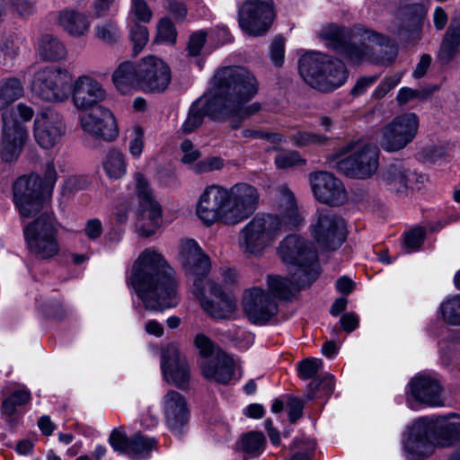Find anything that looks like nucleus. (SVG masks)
I'll list each match as a JSON object with an SVG mask.
<instances>
[{"instance_id": "nucleus-1", "label": "nucleus", "mask_w": 460, "mask_h": 460, "mask_svg": "<svg viewBox=\"0 0 460 460\" xmlns=\"http://www.w3.org/2000/svg\"><path fill=\"white\" fill-rule=\"evenodd\" d=\"M259 83L245 66H227L218 68L212 77L209 93L190 105L181 126L184 134L199 128L207 115L214 120L233 119L232 128L261 110L260 102H249L257 94Z\"/></svg>"}, {"instance_id": "nucleus-62", "label": "nucleus", "mask_w": 460, "mask_h": 460, "mask_svg": "<svg viewBox=\"0 0 460 460\" xmlns=\"http://www.w3.org/2000/svg\"><path fill=\"white\" fill-rule=\"evenodd\" d=\"M132 10L139 21L147 22L152 17V12L145 0H132Z\"/></svg>"}, {"instance_id": "nucleus-9", "label": "nucleus", "mask_w": 460, "mask_h": 460, "mask_svg": "<svg viewBox=\"0 0 460 460\" xmlns=\"http://www.w3.org/2000/svg\"><path fill=\"white\" fill-rule=\"evenodd\" d=\"M72 74L59 66H48L36 71L31 84L32 94L44 102H63L68 99Z\"/></svg>"}, {"instance_id": "nucleus-22", "label": "nucleus", "mask_w": 460, "mask_h": 460, "mask_svg": "<svg viewBox=\"0 0 460 460\" xmlns=\"http://www.w3.org/2000/svg\"><path fill=\"white\" fill-rule=\"evenodd\" d=\"M139 73L140 90L145 93H163L172 80L169 66L155 56L146 57L139 61Z\"/></svg>"}, {"instance_id": "nucleus-21", "label": "nucleus", "mask_w": 460, "mask_h": 460, "mask_svg": "<svg viewBox=\"0 0 460 460\" xmlns=\"http://www.w3.org/2000/svg\"><path fill=\"white\" fill-rule=\"evenodd\" d=\"M309 181L314 197L323 204L336 207L343 205L348 199L343 183L331 172H311Z\"/></svg>"}, {"instance_id": "nucleus-30", "label": "nucleus", "mask_w": 460, "mask_h": 460, "mask_svg": "<svg viewBox=\"0 0 460 460\" xmlns=\"http://www.w3.org/2000/svg\"><path fill=\"white\" fill-rule=\"evenodd\" d=\"M276 196L277 213L274 215L286 231L296 229L304 222V217L299 212L294 193L286 184H282L277 188Z\"/></svg>"}, {"instance_id": "nucleus-2", "label": "nucleus", "mask_w": 460, "mask_h": 460, "mask_svg": "<svg viewBox=\"0 0 460 460\" xmlns=\"http://www.w3.org/2000/svg\"><path fill=\"white\" fill-rule=\"evenodd\" d=\"M128 282L146 310L163 311L178 302L174 270L155 250L146 249L139 254Z\"/></svg>"}, {"instance_id": "nucleus-53", "label": "nucleus", "mask_w": 460, "mask_h": 460, "mask_svg": "<svg viewBox=\"0 0 460 460\" xmlns=\"http://www.w3.org/2000/svg\"><path fill=\"white\" fill-rule=\"evenodd\" d=\"M284 46L285 40L280 36L276 37L270 44V59L272 63L278 67H280L284 63Z\"/></svg>"}, {"instance_id": "nucleus-54", "label": "nucleus", "mask_w": 460, "mask_h": 460, "mask_svg": "<svg viewBox=\"0 0 460 460\" xmlns=\"http://www.w3.org/2000/svg\"><path fill=\"white\" fill-rule=\"evenodd\" d=\"M243 137L247 138H261L266 139L270 143L279 144L283 141V136L279 133L266 132L262 130H254L246 128L242 131Z\"/></svg>"}, {"instance_id": "nucleus-42", "label": "nucleus", "mask_w": 460, "mask_h": 460, "mask_svg": "<svg viewBox=\"0 0 460 460\" xmlns=\"http://www.w3.org/2000/svg\"><path fill=\"white\" fill-rule=\"evenodd\" d=\"M30 400V394L27 391H17L6 398L2 404L4 412L9 417L8 421L14 424L12 415L15 412L16 406L22 405Z\"/></svg>"}, {"instance_id": "nucleus-46", "label": "nucleus", "mask_w": 460, "mask_h": 460, "mask_svg": "<svg viewBox=\"0 0 460 460\" xmlns=\"http://www.w3.org/2000/svg\"><path fill=\"white\" fill-rule=\"evenodd\" d=\"M130 40L133 43V51L137 55L148 41L147 28L137 23L134 24L130 29Z\"/></svg>"}, {"instance_id": "nucleus-15", "label": "nucleus", "mask_w": 460, "mask_h": 460, "mask_svg": "<svg viewBox=\"0 0 460 460\" xmlns=\"http://www.w3.org/2000/svg\"><path fill=\"white\" fill-rule=\"evenodd\" d=\"M270 4L271 0H247L242 5L238 22L246 34L258 37L268 31L274 19Z\"/></svg>"}, {"instance_id": "nucleus-16", "label": "nucleus", "mask_w": 460, "mask_h": 460, "mask_svg": "<svg viewBox=\"0 0 460 460\" xmlns=\"http://www.w3.org/2000/svg\"><path fill=\"white\" fill-rule=\"evenodd\" d=\"M10 111L2 118L0 157L2 162L12 164L18 160L28 139L27 121L15 120Z\"/></svg>"}, {"instance_id": "nucleus-32", "label": "nucleus", "mask_w": 460, "mask_h": 460, "mask_svg": "<svg viewBox=\"0 0 460 460\" xmlns=\"http://www.w3.org/2000/svg\"><path fill=\"white\" fill-rule=\"evenodd\" d=\"M164 411L166 423L173 431H180L189 418L186 399L174 390H170L164 396Z\"/></svg>"}, {"instance_id": "nucleus-3", "label": "nucleus", "mask_w": 460, "mask_h": 460, "mask_svg": "<svg viewBox=\"0 0 460 460\" xmlns=\"http://www.w3.org/2000/svg\"><path fill=\"white\" fill-rule=\"evenodd\" d=\"M279 252L283 261L292 264L296 269L291 272V280L278 275H269L267 292L275 300L289 301L317 279L319 271L314 265L317 261V251L309 241L289 234L280 243Z\"/></svg>"}, {"instance_id": "nucleus-17", "label": "nucleus", "mask_w": 460, "mask_h": 460, "mask_svg": "<svg viewBox=\"0 0 460 460\" xmlns=\"http://www.w3.org/2000/svg\"><path fill=\"white\" fill-rule=\"evenodd\" d=\"M136 192L139 200L140 216L138 232L145 237H150L158 227L162 217V208L155 199L152 190L143 174H135Z\"/></svg>"}, {"instance_id": "nucleus-48", "label": "nucleus", "mask_w": 460, "mask_h": 460, "mask_svg": "<svg viewBox=\"0 0 460 460\" xmlns=\"http://www.w3.org/2000/svg\"><path fill=\"white\" fill-rule=\"evenodd\" d=\"M95 31L97 38L108 44L115 43L119 38V31L113 22L98 25Z\"/></svg>"}, {"instance_id": "nucleus-47", "label": "nucleus", "mask_w": 460, "mask_h": 460, "mask_svg": "<svg viewBox=\"0 0 460 460\" xmlns=\"http://www.w3.org/2000/svg\"><path fill=\"white\" fill-rule=\"evenodd\" d=\"M275 164L279 169H288L296 165L305 164V161L300 156L297 151H288L278 155L275 158Z\"/></svg>"}, {"instance_id": "nucleus-36", "label": "nucleus", "mask_w": 460, "mask_h": 460, "mask_svg": "<svg viewBox=\"0 0 460 460\" xmlns=\"http://www.w3.org/2000/svg\"><path fill=\"white\" fill-rule=\"evenodd\" d=\"M460 51V17L451 20L444 35L439 58L443 63L450 62Z\"/></svg>"}, {"instance_id": "nucleus-10", "label": "nucleus", "mask_w": 460, "mask_h": 460, "mask_svg": "<svg viewBox=\"0 0 460 460\" xmlns=\"http://www.w3.org/2000/svg\"><path fill=\"white\" fill-rule=\"evenodd\" d=\"M23 234L28 250L36 258L47 260L58 253V227L51 215L39 216L24 226Z\"/></svg>"}, {"instance_id": "nucleus-27", "label": "nucleus", "mask_w": 460, "mask_h": 460, "mask_svg": "<svg viewBox=\"0 0 460 460\" xmlns=\"http://www.w3.org/2000/svg\"><path fill=\"white\" fill-rule=\"evenodd\" d=\"M72 98L78 110L86 111L101 106L107 93L102 85L89 75H81L72 82Z\"/></svg>"}, {"instance_id": "nucleus-31", "label": "nucleus", "mask_w": 460, "mask_h": 460, "mask_svg": "<svg viewBox=\"0 0 460 460\" xmlns=\"http://www.w3.org/2000/svg\"><path fill=\"white\" fill-rule=\"evenodd\" d=\"M412 398L419 403L436 407L444 405L442 386L437 379L428 376H417L409 383Z\"/></svg>"}, {"instance_id": "nucleus-64", "label": "nucleus", "mask_w": 460, "mask_h": 460, "mask_svg": "<svg viewBox=\"0 0 460 460\" xmlns=\"http://www.w3.org/2000/svg\"><path fill=\"white\" fill-rule=\"evenodd\" d=\"M378 79V75L360 77L350 91L351 95L358 96Z\"/></svg>"}, {"instance_id": "nucleus-24", "label": "nucleus", "mask_w": 460, "mask_h": 460, "mask_svg": "<svg viewBox=\"0 0 460 460\" xmlns=\"http://www.w3.org/2000/svg\"><path fill=\"white\" fill-rule=\"evenodd\" d=\"M24 95V88L21 80L17 77H9L0 81V110L1 119L5 111H10L15 120L30 121L34 116L31 107L19 103L12 104Z\"/></svg>"}, {"instance_id": "nucleus-39", "label": "nucleus", "mask_w": 460, "mask_h": 460, "mask_svg": "<svg viewBox=\"0 0 460 460\" xmlns=\"http://www.w3.org/2000/svg\"><path fill=\"white\" fill-rule=\"evenodd\" d=\"M103 168L111 179H120L126 173L124 155L118 149H111L103 161Z\"/></svg>"}, {"instance_id": "nucleus-7", "label": "nucleus", "mask_w": 460, "mask_h": 460, "mask_svg": "<svg viewBox=\"0 0 460 460\" xmlns=\"http://www.w3.org/2000/svg\"><path fill=\"white\" fill-rule=\"evenodd\" d=\"M286 232L277 216L271 213L259 214L241 230L239 247L244 253L261 255Z\"/></svg>"}, {"instance_id": "nucleus-23", "label": "nucleus", "mask_w": 460, "mask_h": 460, "mask_svg": "<svg viewBox=\"0 0 460 460\" xmlns=\"http://www.w3.org/2000/svg\"><path fill=\"white\" fill-rule=\"evenodd\" d=\"M161 368L164 379L175 386L183 389L190 380V367L179 345L172 342L162 350Z\"/></svg>"}, {"instance_id": "nucleus-61", "label": "nucleus", "mask_w": 460, "mask_h": 460, "mask_svg": "<svg viewBox=\"0 0 460 460\" xmlns=\"http://www.w3.org/2000/svg\"><path fill=\"white\" fill-rule=\"evenodd\" d=\"M57 180V172L53 162H48L44 171V180L42 181L43 190L49 194Z\"/></svg>"}, {"instance_id": "nucleus-49", "label": "nucleus", "mask_w": 460, "mask_h": 460, "mask_svg": "<svg viewBox=\"0 0 460 460\" xmlns=\"http://www.w3.org/2000/svg\"><path fill=\"white\" fill-rule=\"evenodd\" d=\"M11 8L20 18L27 19L36 13V0H9Z\"/></svg>"}, {"instance_id": "nucleus-43", "label": "nucleus", "mask_w": 460, "mask_h": 460, "mask_svg": "<svg viewBox=\"0 0 460 460\" xmlns=\"http://www.w3.org/2000/svg\"><path fill=\"white\" fill-rule=\"evenodd\" d=\"M290 139L296 146L299 147L309 145L323 146L329 140L325 136L307 131L296 132L290 137Z\"/></svg>"}, {"instance_id": "nucleus-60", "label": "nucleus", "mask_w": 460, "mask_h": 460, "mask_svg": "<svg viewBox=\"0 0 460 460\" xmlns=\"http://www.w3.org/2000/svg\"><path fill=\"white\" fill-rule=\"evenodd\" d=\"M304 402L296 397H290L288 401V419L291 423L296 422L303 414Z\"/></svg>"}, {"instance_id": "nucleus-45", "label": "nucleus", "mask_w": 460, "mask_h": 460, "mask_svg": "<svg viewBox=\"0 0 460 460\" xmlns=\"http://www.w3.org/2000/svg\"><path fill=\"white\" fill-rule=\"evenodd\" d=\"M156 445V441L153 438H146L140 434H137L131 438V456L147 455Z\"/></svg>"}, {"instance_id": "nucleus-12", "label": "nucleus", "mask_w": 460, "mask_h": 460, "mask_svg": "<svg viewBox=\"0 0 460 460\" xmlns=\"http://www.w3.org/2000/svg\"><path fill=\"white\" fill-rule=\"evenodd\" d=\"M311 234L319 247L326 251L339 249L346 239L343 218L332 210L318 209L315 221L311 225Z\"/></svg>"}, {"instance_id": "nucleus-28", "label": "nucleus", "mask_w": 460, "mask_h": 460, "mask_svg": "<svg viewBox=\"0 0 460 460\" xmlns=\"http://www.w3.org/2000/svg\"><path fill=\"white\" fill-rule=\"evenodd\" d=\"M382 178L390 190L397 194L406 193L410 189L420 190L426 180L424 175H418L399 161L388 164L382 172Z\"/></svg>"}, {"instance_id": "nucleus-33", "label": "nucleus", "mask_w": 460, "mask_h": 460, "mask_svg": "<svg viewBox=\"0 0 460 460\" xmlns=\"http://www.w3.org/2000/svg\"><path fill=\"white\" fill-rule=\"evenodd\" d=\"M234 360L224 351H217L215 357L203 359L200 368L205 378L217 383L227 384L234 375Z\"/></svg>"}, {"instance_id": "nucleus-44", "label": "nucleus", "mask_w": 460, "mask_h": 460, "mask_svg": "<svg viewBox=\"0 0 460 460\" xmlns=\"http://www.w3.org/2000/svg\"><path fill=\"white\" fill-rule=\"evenodd\" d=\"M194 344L199 349V355L203 359L215 357L217 351H223L208 337L203 333H199L194 339Z\"/></svg>"}, {"instance_id": "nucleus-37", "label": "nucleus", "mask_w": 460, "mask_h": 460, "mask_svg": "<svg viewBox=\"0 0 460 460\" xmlns=\"http://www.w3.org/2000/svg\"><path fill=\"white\" fill-rule=\"evenodd\" d=\"M58 22L67 33L74 37L84 35L90 26L84 14L70 9L62 10L58 14Z\"/></svg>"}, {"instance_id": "nucleus-56", "label": "nucleus", "mask_w": 460, "mask_h": 460, "mask_svg": "<svg viewBox=\"0 0 460 460\" xmlns=\"http://www.w3.org/2000/svg\"><path fill=\"white\" fill-rule=\"evenodd\" d=\"M400 80V75H394L385 78L374 91L373 96L376 99H382L387 94V93H389L399 84Z\"/></svg>"}, {"instance_id": "nucleus-14", "label": "nucleus", "mask_w": 460, "mask_h": 460, "mask_svg": "<svg viewBox=\"0 0 460 460\" xmlns=\"http://www.w3.org/2000/svg\"><path fill=\"white\" fill-rule=\"evenodd\" d=\"M419 119L414 113H404L395 117L381 130L380 145L390 152L405 147L415 137Z\"/></svg>"}, {"instance_id": "nucleus-26", "label": "nucleus", "mask_w": 460, "mask_h": 460, "mask_svg": "<svg viewBox=\"0 0 460 460\" xmlns=\"http://www.w3.org/2000/svg\"><path fill=\"white\" fill-rule=\"evenodd\" d=\"M84 131L106 141H111L118 136V128L112 112L103 106L91 109L80 118Z\"/></svg>"}, {"instance_id": "nucleus-6", "label": "nucleus", "mask_w": 460, "mask_h": 460, "mask_svg": "<svg viewBox=\"0 0 460 460\" xmlns=\"http://www.w3.org/2000/svg\"><path fill=\"white\" fill-rule=\"evenodd\" d=\"M298 71L309 86L321 93L333 92L348 79V70L341 60L320 52L303 55Z\"/></svg>"}, {"instance_id": "nucleus-13", "label": "nucleus", "mask_w": 460, "mask_h": 460, "mask_svg": "<svg viewBox=\"0 0 460 460\" xmlns=\"http://www.w3.org/2000/svg\"><path fill=\"white\" fill-rule=\"evenodd\" d=\"M42 179L35 173L20 176L13 184V202L22 217H32L43 208Z\"/></svg>"}, {"instance_id": "nucleus-20", "label": "nucleus", "mask_w": 460, "mask_h": 460, "mask_svg": "<svg viewBox=\"0 0 460 460\" xmlns=\"http://www.w3.org/2000/svg\"><path fill=\"white\" fill-rule=\"evenodd\" d=\"M228 201V190L218 185L209 186L206 188L199 198L197 214L208 226L218 220L227 225Z\"/></svg>"}, {"instance_id": "nucleus-4", "label": "nucleus", "mask_w": 460, "mask_h": 460, "mask_svg": "<svg viewBox=\"0 0 460 460\" xmlns=\"http://www.w3.org/2000/svg\"><path fill=\"white\" fill-rule=\"evenodd\" d=\"M460 441V415L420 417L408 428L403 448L408 460H424L438 447H450Z\"/></svg>"}, {"instance_id": "nucleus-29", "label": "nucleus", "mask_w": 460, "mask_h": 460, "mask_svg": "<svg viewBox=\"0 0 460 460\" xmlns=\"http://www.w3.org/2000/svg\"><path fill=\"white\" fill-rule=\"evenodd\" d=\"M179 259L186 273L192 277L193 283L197 279H208L207 276L210 270L209 258L195 240L181 242Z\"/></svg>"}, {"instance_id": "nucleus-40", "label": "nucleus", "mask_w": 460, "mask_h": 460, "mask_svg": "<svg viewBox=\"0 0 460 460\" xmlns=\"http://www.w3.org/2000/svg\"><path fill=\"white\" fill-rule=\"evenodd\" d=\"M265 443V436L260 431H250L242 437L243 451L252 457L258 456L263 452Z\"/></svg>"}, {"instance_id": "nucleus-5", "label": "nucleus", "mask_w": 460, "mask_h": 460, "mask_svg": "<svg viewBox=\"0 0 460 460\" xmlns=\"http://www.w3.org/2000/svg\"><path fill=\"white\" fill-rule=\"evenodd\" d=\"M352 65L372 63L389 65L398 54L397 46L385 35L357 25L350 28L349 38L339 51Z\"/></svg>"}, {"instance_id": "nucleus-25", "label": "nucleus", "mask_w": 460, "mask_h": 460, "mask_svg": "<svg viewBox=\"0 0 460 460\" xmlns=\"http://www.w3.org/2000/svg\"><path fill=\"white\" fill-rule=\"evenodd\" d=\"M66 132L62 115L54 110L41 112L34 121V137L43 148L55 146Z\"/></svg>"}, {"instance_id": "nucleus-63", "label": "nucleus", "mask_w": 460, "mask_h": 460, "mask_svg": "<svg viewBox=\"0 0 460 460\" xmlns=\"http://www.w3.org/2000/svg\"><path fill=\"white\" fill-rule=\"evenodd\" d=\"M84 232L90 240L98 239L102 234V225L97 218L86 222Z\"/></svg>"}, {"instance_id": "nucleus-34", "label": "nucleus", "mask_w": 460, "mask_h": 460, "mask_svg": "<svg viewBox=\"0 0 460 460\" xmlns=\"http://www.w3.org/2000/svg\"><path fill=\"white\" fill-rule=\"evenodd\" d=\"M112 80L122 93H126L133 88L140 90L139 61L137 63L129 61L121 63L114 71Z\"/></svg>"}, {"instance_id": "nucleus-38", "label": "nucleus", "mask_w": 460, "mask_h": 460, "mask_svg": "<svg viewBox=\"0 0 460 460\" xmlns=\"http://www.w3.org/2000/svg\"><path fill=\"white\" fill-rule=\"evenodd\" d=\"M349 32L350 29L349 28L341 27L336 24H329L321 30L320 37L326 41L328 47L339 53L349 38Z\"/></svg>"}, {"instance_id": "nucleus-58", "label": "nucleus", "mask_w": 460, "mask_h": 460, "mask_svg": "<svg viewBox=\"0 0 460 460\" xmlns=\"http://www.w3.org/2000/svg\"><path fill=\"white\" fill-rule=\"evenodd\" d=\"M425 231L421 227L413 228L406 233L404 243L406 247L411 249H418L423 243Z\"/></svg>"}, {"instance_id": "nucleus-19", "label": "nucleus", "mask_w": 460, "mask_h": 460, "mask_svg": "<svg viewBox=\"0 0 460 460\" xmlns=\"http://www.w3.org/2000/svg\"><path fill=\"white\" fill-rule=\"evenodd\" d=\"M227 225L234 226L248 218L258 208L259 192L248 183H237L228 190Z\"/></svg>"}, {"instance_id": "nucleus-51", "label": "nucleus", "mask_w": 460, "mask_h": 460, "mask_svg": "<svg viewBox=\"0 0 460 460\" xmlns=\"http://www.w3.org/2000/svg\"><path fill=\"white\" fill-rule=\"evenodd\" d=\"M110 443L114 450L130 455L131 438L118 429L112 430L110 435Z\"/></svg>"}, {"instance_id": "nucleus-35", "label": "nucleus", "mask_w": 460, "mask_h": 460, "mask_svg": "<svg viewBox=\"0 0 460 460\" xmlns=\"http://www.w3.org/2000/svg\"><path fill=\"white\" fill-rule=\"evenodd\" d=\"M37 50L40 58L48 62H58L67 56L65 44L50 33H44L40 37Z\"/></svg>"}, {"instance_id": "nucleus-50", "label": "nucleus", "mask_w": 460, "mask_h": 460, "mask_svg": "<svg viewBox=\"0 0 460 460\" xmlns=\"http://www.w3.org/2000/svg\"><path fill=\"white\" fill-rule=\"evenodd\" d=\"M176 29L172 22L167 18H162L157 25V38L163 41L174 43L176 41Z\"/></svg>"}, {"instance_id": "nucleus-57", "label": "nucleus", "mask_w": 460, "mask_h": 460, "mask_svg": "<svg viewBox=\"0 0 460 460\" xmlns=\"http://www.w3.org/2000/svg\"><path fill=\"white\" fill-rule=\"evenodd\" d=\"M400 80V75H394L385 78L374 91L373 96L376 99H382L387 94V93H389L399 84Z\"/></svg>"}, {"instance_id": "nucleus-41", "label": "nucleus", "mask_w": 460, "mask_h": 460, "mask_svg": "<svg viewBox=\"0 0 460 460\" xmlns=\"http://www.w3.org/2000/svg\"><path fill=\"white\" fill-rule=\"evenodd\" d=\"M444 320L452 325H460V295L444 302L440 306Z\"/></svg>"}, {"instance_id": "nucleus-11", "label": "nucleus", "mask_w": 460, "mask_h": 460, "mask_svg": "<svg viewBox=\"0 0 460 460\" xmlns=\"http://www.w3.org/2000/svg\"><path fill=\"white\" fill-rule=\"evenodd\" d=\"M192 292L202 308L215 319L229 318L235 311L234 298L211 279H197Z\"/></svg>"}, {"instance_id": "nucleus-55", "label": "nucleus", "mask_w": 460, "mask_h": 460, "mask_svg": "<svg viewBox=\"0 0 460 460\" xmlns=\"http://www.w3.org/2000/svg\"><path fill=\"white\" fill-rule=\"evenodd\" d=\"M400 80V75H394L385 78L374 91L373 96L376 99H382L387 94V93H389L399 84Z\"/></svg>"}, {"instance_id": "nucleus-8", "label": "nucleus", "mask_w": 460, "mask_h": 460, "mask_svg": "<svg viewBox=\"0 0 460 460\" xmlns=\"http://www.w3.org/2000/svg\"><path fill=\"white\" fill-rule=\"evenodd\" d=\"M340 154L349 155L337 160L335 168L350 178L368 179L379 166V149L373 143L351 141L341 148Z\"/></svg>"}, {"instance_id": "nucleus-18", "label": "nucleus", "mask_w": 460, "mask_h": 460, "mask_svg": "<svg viewBox=\"0 0 460 460\" xmlns=\"http://www.w3.org/2000/svg\"><path fill=\"white\" fill-rule=\"evenodd\" d=\"M242 307L245 317L257 325L266 324L279 313L277 300L258 287L244 291Z\"/></svg>"}, {"instance_id": "nucleus-59", "label": "nucleus", "mask_w": 460, "mask_h": 460, "mask_svg": "<svg viewBox=\"0 0 460 460\" xmlns=\"http://www.w3.org/2000/svg\"><path fill=\"white\" fill-rule=\"evenodd\" d=\"M206 41V33L198 31L191 34L188 45L187 51L190 56L197 57L199 55L201 49Z\"/></svg>"}, {"instance_id": "nucleus-52", "label": "nucleus", "mask_w": 460, "mask_h": 460, "mask_svg": "<svg viewBox=\"0 0 460 460\" xmlns=\"http://www.w3.org/2000/svg\"><path fill=\"white\" fill-rule=\"evenodd\" d=\"M323 366V361L319 358H305L299 364V374L304 379L313 378Z\"/></svg>"}]
</instances>
